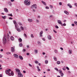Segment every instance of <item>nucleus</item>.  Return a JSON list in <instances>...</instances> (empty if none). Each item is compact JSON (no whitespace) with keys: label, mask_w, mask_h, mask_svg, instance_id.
Instances as JSON below:
<instances>
[{"label":"nucleus","mask_w":77,"mask_h":77,"mask_svg":"<svg viewBox=\"0 0 77 77\" xmlns=\"http://www.w3.org/2000/svg\"><path fill=\"white\" fill-rule=\"evenodd\" d=\"M7 41V37H6V34L4 35V37H3V44H5L6 42Z\"/></svg>","instance_id":"nucleus-1"},{"label":"nucleus","mask_w":77,"mask_h":77,"mask_svg":"<svg viewBox=\"0 0 77 77\" xmlns=\"http://www.w3.org/2000/svg\"><path fill=\"white\" fill-rule=\"evenodd\" d=\"M30 1L29 0H25L24 1V2L25 3V5H30Z\"/></svg>","instance_id":"nucleus-2"},{"label":"nucleus","mask_w":77,"mask_h":77,"mask_svg":"<svg viewBox=\"0 0 77 77\" xmlns=\"http://www.w3.org/2000/svg\"><path fill=\"white\" fill-rule=\"evenodd\" d=\"M35 8V9H37V5L36 4H33L31 6V8L32 9H33V8Z\"/></svg>","instance_id":"nucleus-3"},{"label":"nucleus","mask_w":77,"mask_h":77,"mask_svg":"<svg viewBox=\"0 0 77 77\" xmlns=\"http://www.w3.org/2000/svg\"><path fill=\"white\" fill-rule=\"evenodd\" d=\"M59 73L60 74L61 77H63V75H64V74H63V73H62V70H59Z\"/></svg>","instance_id":"nucleus-4"},{"label":"nucleus","mask_w":77,"mask_h":77,"mask_svg":"<svg viewBox=\"0 0 77 77\" xmlns=\"http://www.w3.org/2000/svg\"><path fill=\"white\" fill-rule=\"evenodd\" d=\"M11 71V69L6 70L5 71V72H6L7 74H8L10 72V71Z\"/></svg>","instance_id":"nucleus-5"},{"label":"nucleus","mask_w":77,"mask_h":77,"mask_svg":"<svg viewBox=\"0 0 77 77\" xmlns=\"http://www.w3.org/2000/svg\"><path fill=\"white\" fill-rule=\"evenodd\" d=\"M57 23L58 24L61 25V26H63V24L62 23V22L60 20H57Z\"/></svg>","instance_id":"nucleus-6"},{"label":"nucleus","mask_w":77,"mask_h":77,"mask_svg":"<svg viewBox=\"0 0 77 77\" xmlns=\"http://www.w3.org/2000/svg\"><path fill=\"white\" fill-rule=\"evenodd\" d=\"M18 76L19 77H23V74L21 73L20 72H18Z\"/></svg>","instance_id":"nucleus-7"},{"label":"nucleus","mask_w":77,"mask_h":77,"mask_svg":"<svg viewBox=\"0 0 77 77\" xmlns=\"http://www.w3.org/2000/svg\"><path fill=\"white\" fill-rule=\"evenodd\" d=\"M18 26H15V29H17V30L18 32H21V29H20L18 28Z\"/></svg>","instance_id":"nucleus-8"},{"label":"nucleus","mask_w":77,"mask_h":77,"mask_svg":"<svg viewBox=\"0 0 77 77\" xmlns=\"http://www.w3.org/2000/svg\"><path fill=\"white\" fill-rule=\"evenodd\" d=\"M9 75H14V72L13 71H11V73H9L8 74Z\"/></svg>","instance_id":"nucleus-9"},{"label":"nucleus","mask_w":77,"mask_h":77,"mask_svg":"<svg viewBox=\"0 0 77 77\" xmlns=\"http://www.w3.org/2000/svg\"><path fill=\"white\" fill-rule=\"evenodd\" d=\"M14 57H15L16 58H18V56L17 55V54H14Z\"/></svg>","instance_id":"nucleus-10"},{"label":"nucleus","mask_w":77,"mask_h":77,"mask_svg":"<svg viewBox=\"0 0 77 77\" xmlns=\"http://www.w3.org/2000/svg\"><path fill=\"white\" fill-rule=\"evenodd\" d=\"M72 50L70 49L68 52V53L69 54H72Z\"/></svg>","instance_id":"nucleus-11"},{"label":"nucleus","mask_w":77,"mask_h":77,"mask_svg":"<svg viewBox=\"0 0 77 77\" xmlns=\"http://www.w3.org/2000/svg\"><path fill=\"white\" fill-rule=\"evenodd\" d=\"M13 22L14 24H15V27H17V22H16V21L13 20Z\"/></svg>","instance_id":"nucleus-12"},{"label":"nucleus","mask_w":77,"mask_h":77,"mask_svg":"<svg viewBox=\"0 0 77 77\" xmlns=\"http://www.w3.org/2000/svg\"><path fill=\"white\" fill-rule=\"evenodd\" d=\"M43 34V31H41L40 33V36L42 37V34Z\"/></svg>","instance_id":"nucleus-13"},{"label":"nucleus","mask_w":77,"mask_h":77,"mask_svg":"<svg viewBox=\"0 0 77 77\" xmlns=\"http://www.w3.org/2000/svg\"><path fill=\"white\" fill-rule=\"evenodd\" d=\"M11 50L12 52L15 51V49H14V47H13L11 48Z\"/></svg>","instance_id":"nucleus-14"},{"label":"nucleus","mask_w":77,"mask_h":77,"mask_svg":"<svg viewBox=\"0 0 77 77\" xmlns=\"http://www.w3.org/2000/svg\"><path fill=\"white\" fill-rule=\"evenodd\" d=\"M64 13H65V14H66V15H68L69 14V12L66 11H64Z\"/></svg>","instance_id":"nucleus-15"},{"label":"nucleus","mask_w":77,"mask_h":77,"mask_svg":"<svg viewBox=\"0 0 77 77\" xmlns=\"http://www.w3.org/2000/svg\"><path fill=\"white\" fill-rule=\"evenodd\" d=\"M19 57L20 59V60H23V57L21 56H19Z\"/></svg>","instance_id":"nucleus-16"},{"label":"nucleus","mask_w":77,"mask_h":77,"mask_svg":"<svg viewBox=\"0 0 77 77\" xmlns=\"http://www.w3.org/2000/svg\"><path fill=\"white\" fill-rule=\"evenodd\" d=\"M4 11L5 12H8V9H7L6 8H5Z\"/></svg>","instance_id":"nucleus-17"},{"label":"nucleus","mask_w":77,"mask_h":77,"mask_svg":"<svg viewBox=\"0 0 77 77\" xmlns=\"http://www.w3.org/2000/svg\"><path fill=\"white\" fill-rule=\"evenodd\" d=\"M28 21L29 22H32V21H33V20H32V19H28Z\"/></svg>","instance_id":"nucleus-18"},{"label":"nucleus","mask_w":77,"mask_h":77,"mask_svg":"<svg viewBox=\"0 0 77 77\" xmlns=\"http://www.w3.org/2000/svg\"><path fill=\"white\" fill-rule=\"evenodd\" d=\"M42 3H43L44 5H45V6H47V4L45 3V2H44V1H42Z\"/></svg>","instance_id":"nucleus-19"},{"label":"nucleus","mask_w":77,"mask_h":77,"mask_svg":"<svg viewBox=\"0 0 77 77\" xmlns=\"http://www.w3.org/2000/svg\"><path fill=\"white\" fill-rule=\"evenodd\" d=\"M67 6H69L70 8H72V5H71V4H67Z\"/></svg>","instance_id":"nucleus-20"},{"label":"nucleus","mask_w":77,"mask_h":77,"mask_svg":"<svg viewBox=\"0 0 77 77\" xmlns=\"http://www.w3.org/2000/svg\"><path fill=\"white\" fill-rule=\"evenodd\" d=\"M10 39H11V41H14V38L12 36H11L10 37Z\"/></svg>","instance_id":"nucleus-21"},{"label":"nucleus","mask_w":77,"mask_h":77,"mask_svg":"<svg viewBox=\"0 0 77 77\" xmlns=\"http://www.w3.org/2000/svg\"><path fill=\"white\" fill-rule=\"evenodd\" d=\"M19 42H22V39L21 38H19L18 39Z\"/></svg>","instance_id":"nucleus-22"},{"label":"nucleus","mask_w":77,"mask_h":77,"mask_svg":"<svg viewBox=\"0 0 77 77\" xmlns=\"http://www.w3.org/2000/svg\"><path fill=\"white\" fill-rule=\"evenodd\" d=\"M16 70L17 71V72H20V70L19 69L16 68Z\"/></svg>","instance_id":"nucleus-23"},{"label":"nucleus","mask_w":77,"mask_h":77,"mask_svg":"<svg viewBox=\"0 0 77 77\" xmlns=\"http://www.w3.org/2000/svg\"><path fill=\"white\" fill-rule=\"evenodd\" d=\"M2 17L3 19H6V16H2Z\"/></svg>","instance_id":"nucleus-24"},{"label":"nucleus","mask_w":77,"mask_h":77,"mask_svg":"<svg viewBox=\"0 0 77 77\" xmlns=\"http://www.w3.org/2000/svg\"><path fill=\"white\" fill-rule=\"evenodd\" d=\"M48 38L49 39H51V37L50 36V35H49Z\"/></svg>","instance_id":"nucleus-25"},{"label":"nucleus","mask_w":77,"mask_h":77,"mask_svg":"<svg viewBox=\"0 0 77 77\" xmlns=\"http://www.w3.org/2000/svg\"><path fill=\"white\" fill-rule=\"evenodd\" d=\"M34 52L36 54H37V53H38V51L37 50L35 49Z\"/></svg>","instance_id":"nucleus-26"},{"label":"nucleus","mask_w":77,"mask_h":77,"mask_svg":"<svg viewBox=\"0 0 77 77\" xmlns=\"http://www.w3.org/2000/svg\"><path fill=\"white\" fill-rule=\"evenodd\" d=\"M57 65H59L60 63V61H57Z\"/></svg>","instance_id":"nucleus-27"},{"label":"nucleus","mask_w":77,"mask_h":77,"mask_svg":"<svg viewBox=\"0 0 77 77\" xmlns=\"http://www.w3.org/2000/svg\"><path fill=\"white\" fill-rule=\"evenodd\" d=\"M54 60H55V61H57V58H56V57H54Z\"/></svg>","instance_id":"nucleus-28"},{"label":"nucleus","mask_w":77,"mask_h":77,"mask_svg":"<svg viewBox=\"0 0 77 77\" xmlns=\"http://www.w3.org/2000/svg\"><path fill=\"white\" fill-rule=\"evenodd\" d=\"M54 52L55 53L57 54V53H58V51L57 50H56V49H55L54 51Z\"/></svg>","instance_id":"nucleus-29"},{"label":"nucleus","mask_w":77,"mask_h":77,"mask_svg":"<svg viewBox=\"0 0 77 77\" xmlns=\"http://www.w3.org/2000/svg\"><path fill=\"white\" fill-rule=\"evenodd\" d=\"M6 54H11V53L8 52L6 53Z\"/></svg>","instance_id":"nucleus-30"},{"label":"nucleus","mask_w":77,"mask_h":77,"mask_svg":"<svg viewBox=\"0 0 77 77\" xmlns=\"http://www.w3.org/2000/svg\"><path fill=\"white\" fill-rule=\"evenodd\" d=\"M24 36H25V37L26 38H27V35H26V33H24Z\"/></svg>","instance_id":"nucleus-31"},{"label":"nucleus","mask_w":77,"mask_h":77,"mask_svg":"<svg viewBox=\"0 0 77 77\" xmlns=\"http://www.w3.org/2000/svg\"><path fill=\"white\" fill-rule=\"evenodd\" d=\"M54 69L56 70L57 71H59V69L57 68H55Z\"/></svg>","instance_id":"nucleus-32"},{"label":"nucleus","mask_w":77,"mask_h":77,"mask_svg":"<svg viewBox=\"0 0 77 77\" xmlns=\"http://www.w3.org/2000/svg\"><path fill=\"white\" fill-rule=\"evenodd\" d=\"M37 43L39 45H41V42H40L39 41L38 42H37Z\"/></svg>","instance_id":"nucleus-33"},{"label":"nucleus","mask_w":77,"mask_h":77,"mask_svg":"<svg viewBox=\"0 0 77 77\" xmlns=\"http://www.w3.org/2000/svg\"><path fill=\"white\" fill-rule=\"evenodd\" d=\"M19 45L20 47H22V46H23V44H22V43H20Z\"/></svg>","instance_id":"nucleus-34"},{"label":"nucleus","mask_w":77,"mask_h":77,"mask_svg":"<svg viewBox=\"0 0 77 77\" xmlns=\"http://www.w3.org/2000/svg\"><path fill=\"white\" fill-rule=\"evenodd\" d=\"M18 24L19 26H22V24L20 22H18Z\"/></svg>","instance_id":"nucleus-35"},{"label":"nucleus","mask_w":77,"mask_h":77,"mask_svg":"<svg viewBox=\"0 0 77 77\" xmlns=\"http://www.w3.org/2000/svg\"><path fill=\"white\" fill-rule=\"evenodd\" d=\"M45 63L46 64H47V63H48V60H45Z\"/></svg>","instance_id":"nucleus-36"},{"label":"nucleus","mask_w":77,"mask_h":77,"mask_svg":"<svg viewBox=\"0 0 77 77\" xmlns=\"http://www.w3.org/2000/svg\"><path fill=\"white\" fill-rule=\"evenodd\" d=\"M7 38H9V34H7Z\"/></svg>","instance_id":"nucleus-37"},{"label":"nucleus","mask_w":77,"mask_h":77,"mask_svg":"<svg viewBox=\"0 0 77 77\" xmlns=\"http://www.w3.org/2000/svg\"><path fill=\"white\" fill-rule=\"evenodd\" d=\"M20 28H21V29H22V30H24V28L23 27L21 26L20 27Z\"/></svg>","instance_id":"nucleus-38"},{"label":"nucleus","mask_w":77,"mask_h":77,"mask_svg":"<svg viewBox=\"0 0 77 77\" xmlns=\"http://www.w3.org/2000/svg\"><path fill=\"white\" fill-rule=\"evenodd\" d=\"M35 63H36V64H38V61H35Z\"/></svg>","instance_id":"nucleus-39"},{"label":"nucleus","mask_w":77,"mask_h":77,"mask_svg":"<svg viewBox=\"0 0 77 77\" xmlns=\"http://www.w3.org/2000/svg\"><path fill=\"white\" fill-rule=\"evenodd\" d=\"M55 28L56 29H59V27H58V26H55Z\"/></svg>","instance_id":"nucleus-40"},{"label":"nucleus","mask_w":77,"mask_h":77,"mask_svg":"<svg viewBox=\"0 0 77 77\" xmlns=\"http://www.w3.org/2000/svg\"><path fill=\"white\" fill-rule=\"evenodd\" d=\"M74 23L75 24H76V26H77V22L76 21H75L74 22Z\"/></svg>","instance_id":"nucleus-41"},{"label":"nucleus","mask_w":77,"mask_h":77,"mask_svg":"<svg viewBox=\"0 0 77 77\" xmlns=\"http://www.w3.org/2000/svg\"><path fill=\"white\" fill-rule=\"evenodd\" d=\"M45 9H49V7L48 6H46L45 7Z\"/></svg>","instance_id":"nucleus-42"},{"label":"nucleus","mask_w":77,"mask_h":77,"mask_svg":"<svg viewBox=\"0 0 77 77\" xmlns=\"http://www.w3.org/2000/svg\"><path fill=\"white\" fill-rule=\"evenodd\" d=\"M74 6H75L77 7V4L76 3H75L74 4Z\"/></svg>","instance_id":"nucleus-43"},{"label":"nucleus","mask_w":77,"mask_h":77,"mask_svg":"<svg viewBox=\"0 0 77 77\" xmlns=\"http://www.w3.org/2000/svg\"><path fill=\"white\" fill-rule=\"evenodd\" d=\"M31 38H34V36H33V34H31Z\"/></svg>","instance_id":"nucleus-44"},{"label":"nucleus","mask_w":77,"mask_h":77,"mask_svg":"<svg viewBox=\"0 0 77 77\" xmlns=\"http://www.w3.org/2000/svg\"><path fill=\"white\" fill-rule=\"evenodd\" d=\"M8 15L9 16H11V17H12L13 15H12V14H8Z\"/></svg>","instance_id":"nucleus-45"},{"label":"nucleus","mask_w":77,"mask_h":77,"mask_svg":"<svg viewBox=\"0 0 77 77\" xmlns=\"http://www.w3.org/2000/svg\"><path fill=\"white\" fill-rule=\"evenodd\" d=\"M66 25V23H63V25L64 26H65Z\"/></svg>","instance_id":"nucleus-46"},{"label":"nucleus","mask_w":77,"mask_h":77,"mask_svg":"<svg viewBox=\"0 0 77 77\" xmlns=\"http://www.w3.org/2000/svg\"><path fill=\"white\" fill-rule=\"evenodd\" d=\"M66 69H67V70H69V68L68 67H66Z\"/></svg>","instance_id":"nucleus-47"},{"label":"nucleus","mask_w":77,"mask_h":77,"mask_svg":"<svg viewBox=\"0 0 77 77\" xmlns=\"http://www.w3.org/2000/svg\"><path fill=\"white\" fill-rule=\"evenodd\" d=\"M63 69L64 70V71H65L66 70V69L65 68H63Z\"/></svg>","instance_id":"nucleus-48"},{"label":"nucleus","mask_w":77,"mask_h":77,"mask_svg":"<svg viewBox=\"0 0 77 77\" xmlns=\"http://www.w3.org/2000/svg\"><path fill=\"white\" fill-rule=\"evenodd\" d=\"M29 66H31V67H32V65H31L30 63L29 64Z\"/></svg>","instance_id":"nucleus-49"},{"label":"nucleus","mask_w":77,"mask_h":77,"mask_svg":"<svg viewBox=\"0 0 77 77\" xmlns=\"http://www.w3.org/2000/svg\"><path fill=\"white\" fill-rule=\"evenodd\" d=\"M26 51V49H23V52H24V51Z\"/></svg>","instance_id":"nucleus-50"},{"label":"nucleus","mask_w":77,"mask_h":77,"mask_svg":"<svg viewBox=\"0 0 77 77\" xmlns=\"http://www.w3.org/2000/svg\"><path fill=\"white\" fill-rule=\"evenodd\" d=\"M54 32L56 33H57V32L56 31H55L54 30Z\"/></svg>","instance_id":"nucleus-51"},{"label":"nucleus","mask_w":77,"mask_h":77,"mask_svg":"<svg viewBox=\"0 0 77 77\" xmlns=\"http://www.w3.org/2000/svg\"><path fill=\"white\" fill-rule=\"evenodd\" d=\"M42 40H43V41H45V38H43L42 39Z\"/></svg>","instance_id":"nucleus-52"},{"label":"nucleus","mask_w":77,"mask_h":77,"mask_svg":"<svg viewBox=\"0 0 77 77\" xmlns=\"http://www.w3.org/2000/svg\"><path fill=\"white\" fill-rule=\"evenodd\" d=\"M9 20H12V17H9Z\"/></svg>","instance_id":"nucleus-53"},{"label":"nucleus","mask_w":77,"mask_h":77,"mask_svg":"<svg viewBox=\"0 0 77 77\" xmlns=\"http://www.w3.org/2000/svg\"><path fill=\"white\" fill-rule=\"evenodd\" d=\"M59 5H62V2H60L59 3Z\"/></svg>","instance_id":"nucleus-54"},{"label":"nucleus","mask_w":77,"mask_h":77,"mask_svg":"<svg viewBox=\"0 0 77 77\" xmlns=\"http://www.w3.org/2000/svg\"><path fill=\"white\" fill-rule=\"evenodd\" d=\"M2 57H3V56H2V55H0V58H2Z\"/></svg>","instance_id":"nucleus-55"},{"label":"nucleus","mask_w":77,"mask_h":77,"mask_svg":"<svg viewBox=\"0 0 77 77\" xmlns=\"http://www.w3.org/2000/svg\"><path fill=\"white\" fill-rule=\"evenodd\" d=\"M23 73H26V71L25 70H24L23 71Z\"/></svg>","instance_id":"nucleus-56"},{"label":"nucleus","mask_w":77,"mask_h":77,"mask_svg":"<svg viewBox=\"0 0 77 77\" xmlns=\"http://www.w3.org/2000/svg\"><path fill=\"white\" fill-rule=\"evenodd\" d=\"M38 71H41V70L39 69H39H37Z\"/></svg>","instance_id":"nucleus-57"},{"label":"nucleus","mask_w":77,"mask_h":77,"mask_svg":"<svg viewBox=\"0 0 77 77\" xmlns=\"http://www.w3.org/2000/svg\"><path fill=\"white\" fill-rule=\"evenodd\" d=\"M60 49L61 50H63V48H60Z\"/></svg>","instance_id":"nucleus-58"},{"label":"nucleus","mask_w":77,"mask_h":77,"mask_svg":"<svg viewBox=\"0 0 77 77\" xmlns=\"http://www.w3.org/2000/svg\"><path fill=\"white\" fill-rule=\"evenodd\" d=\"M32 11H33V12H35V11H36V10H35V9H33V10H32Z\"/></svg>","instance_id":"nucleus-59"},{"label":"nucleus","mask_w":77,"mask_h":77,"mask_svg":"<svg viewBox=\"0 0 77 77\" xmlns=\"http://www.w3.org/2000/svg\"><path fill=\"white\" fill-rule=\"evenodd\" d=\"M50 8H53V6L51 5H50Z\"/></svg>","instance_id":"nucleus-60"},{"label":"nucleus","mask_w":77,"mask_h":77,"mask_svg":"<svg viewBox=\"0 0 77 77\" xmlns=\"http://www.w3.org/2000/svg\"><path fill=\"white\" fill-rule=\"evenodd\" d=\"M0 62L1 63H3V61L2 60H0Z\"/></svg>","instance_id":"nucleus-61"},{"label":"nucleus","mask_w":77,"mask_h":77,"mask_svg":"<svg viewBox=\"0 0 77 77\" xmlns=\"http://www.w3.org/2000/svg\"><path fill=\"white\" fill-rule=\"evenodd\" d=\"M36 21H37V22L38 23L39 22V20H36Z\"/></svg>","instance_id":"nucleus-62"},{"label":"nucleus","mask_w":77,"mask_h":77,"mask_svg":"<svg viewBox=\"0 0 77 77\" xmlns=\"http://www.w3.org/2000/svg\"><path fill=\"white\" fill-rule=\"evenodd\" d=\"M72 26H74V24H72Z\"/></svg>","instance_id":"nucleus-63"},{"label":"nucleus","mask_w":77,"mask_h":77,"mask_svg":"<svg viewBox=\"0 0 77 77\" xmlns=\"http://www.w3.org/2000/svg\"><path fill=\"white\" fill-rule=\"evenodd\" d=\"M26 55H29V53H27Z\"/></svg>","instance_id":"nucleus-64"}]
</instances>
